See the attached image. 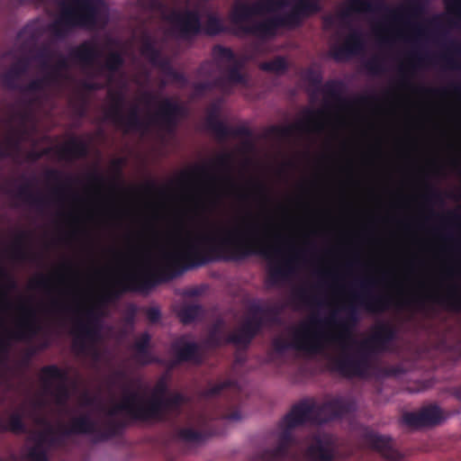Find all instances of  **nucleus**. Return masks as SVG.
Masks as SVG:
<instances>
[{"label":"nucleus","instance_id":"473e14b6","mask_svg":"<svg viewBox=\"0 0 461 461\" xmlns=\"http://www.w3.org/2000/svg\"><path fill=\"white\" fill-rule=\"evenodd\" d=\"M208 193H210L212 196H217L219 192V186L218 183L215 179L212 180V183L209 184V186L207 187Z\"/></svg>","mask_w":461,"mask_h":461},{"label":"nucleus","instance_id":"6ab92c4d","mask_svg":"<svg viewBox=\"0 0 461 461\" xmlns=\"http://www.w3.org/2000/svg\"><path fill=\"white\" fill-rule=\"evenodd\" d=\"M149 336L145 333L134 343L132 358L138 366H145L153 362V357L148 351Z\"/></svg>","mask_w":461,"mask_h":461},{"label":"nucleus","instance_id":"f8f14e48","mask_svg":"<svg viewBox=\"0 0 461 461\" xmlns=\"http://www.w3.org/2000/svg\"><path fill=\"white\" fill-rule=\"evenodd\" d=\"M357 112L349 104L339 102L335 108L324 105L307 112L302 127L313 133H322L327 130L335 131L345 126Z\"/></svg>","mask_w":461,"mask_h":461},{"label":"nucleus","instance_id":"58836bf2","mask_svg":"<svg viewBox=\"0 0 461 461\" xmlns=\"http://www.w3.org/2000/svg\"><path fill=\"white\" fill-rule=\"evenodd\" d=\"M205 86H203V85H200L197 91H201L203 87H204Z\"/></svg>","mask_w":461,"mask_h":461},{"label":"nucleus","instance_id":"f257e3e1","mask_svg":"<svg viewBox=\"0 0 461 461\" xmlns=\"http://www.w3.org/2000/svg\"><path fill=\"white\" fill-rule=\"evenodd\" d=\"M121 56L104 50L98 42H85L62 55L55 45L49 44L30 52L23 50L14 56L12 64L1 74L4 85L18 88L23 76L30 68L38 69L39 76L32 80L23 93V107L15 111L5 130L0 133V158L8 156L19 161L22 158L36 160L45 150H27L23 146L28 141L35 145L36 108L46 104L63 86L73 84L70 67H79L86 75L81 86L94 90L108 86L111 113L114 121L125 131L142 130L151 124L169 128L177 117L184 114V108L174 99L160 98L144 89L148 77L145 68L128 78L119 68Z\"/></svg>","mask_w":461,"mask_h":461},{"label":"nucleus","instance_id":"2f4dec72","mask_svg":"<svg viewBox=\"0 0 461 461\" xmlns=\"http://www.w3.org/2000/svg\"><path fill=\"white\" fill-rule=\"evenodd\" d=\"M148 318L150 321L155 322L159 319L160 312L156 308H150L148 312Z\"/></svg>","mask_w":461,"mask_h":461},{"label":"nucleus","instance_id":"ddd939ff","mask_svg":"<svg viewBox=\"0 0 461 461\" xmlns=\"http://www.w3.org/2000/svg\"><path fill=\"white\" fill-rule=\"evenodd\" d=\"M212 55L220 73L216 84L224 92H229L232 86L247 85L248 80L242 66L245 60L252 59L254 54L237 57L230 50L217 46L213 49Z\"/></svg>","mask_w":461,"mask_h":461},{"label":"nucleus","instance_id":"39448f33","mask_svg":"<svg viewBox=\"0 0 461 461\" xmlns=\"http://www.w3.org/2000/svg\"><path fill=\"white\" fill-rule=\"evenodd\" d=\"M381 0H349L339 14L325 19L327 29L337 38L331 45L336 59L361 54L365 49L364 30L356 24L376 13ZM318 10L315 0H237L236 26L245 33L264 38L274 34L282 24H293L303 15Z\"/></svg>","mask_w":461,"mask_h":461},{"label":"nucleus","instance_id":"c9c22d12","mask_svg":"<svg viewBox=\"0 0 461 461\" xmlns=\"http://www.w3.org/2000/svg\"><path fill=\"white\" fill-rule=\"evenodd\" d=\"M288 303L285 302V303H277L276 305L273 306V308L271 309V311L275 313H277L279 312L280 311H282L287 304Z\"/></svg>","mask_w":461,"mask_h":461},{"label":"nucleus","instance_id":"1a4fd4ad","mask_svg":"<svg viewBox=\"0 0 461 461\" xmlns=\"http://www.w3.org/2000/svg\"><path fill=\"white\" fill-rule=\"evenodd\" d=\"M373 31L381 50L390 55H398L400 47L417 49L426 34L425 26L406 5L390 10L384 21L373 25Z\"/></svg>","mask_w":461,"mask_h":461},{"label":"nucleus","instance_id":"dca6fc26","mask_svg":"<svg viewBox=\"0 0 461 461\" xmlns=\"http://www.w3.org/2000/svg\"><path fill=\"white\" fill-rule=\"evenodd\" d=\"M444 419L440 409L435 405L422 408L418 412H408L403 415V421L411 427L434 426Z\"/></svg>","mask_w":461,"mask_h":461},{"label":"nucleus","instance_id":"c756f323","mask_svg":"<svg viewBox=\"0 0 461 461\" xmlns=\"http://www.w3.org/2000/svg\"><path fill=\"white\" fill-rule=\"evenodd\" d=\"M243 418H244V414L239 410L231 411L226 416V419L232 422L240 421Z\"/></svg>","mask_w":461,"mask_h":461},{"label":"nucleus","instance_id":"412c9836","mask_svg":"<svg viewBox=\"0 0 461 461\" xmlns=\"http://www.w3.org/2000/svg\"><path fill=\"white\" fill-rule=\"evenodd\" d=\"M291 300L302 304H312L316 300L313 288L308 284L294 285L291 289Z\"/></svg>","mask_w":461,"mask_h":461},{"label":"nucleus","instance_id":"9b49d317","mask_svg":"<svg viewBox=\"0 0 461 461\" xmlns=\"http://www.w3.org/2000/svg\"><path fill=\"white\" fill-rule=\"evenodd\" d=\"M321 279L332 294L338 298H347L352 308L361 307L368 312H377L383 307L382 299L372 293L376 278L371 275L358 280L359 290L349 286L338 268L325 267L320 269Z\"/></svg>","mask_w":461,"mask_h":461},{"label":"nucleus","instance_id":"c85d7f7f","mask_svg":"<svg viewBox=\"0 0 461 461\" xmlns=\"http://www.w3.org/2000/svg\"><path fill=\"white\" fill-rule=\"evenodd\" d=\"M233 160V154L230 152H224L219 158V164L224 167H230Z\"/></svg>","mask_w":461,"mask_h":461},{"label":"nucleus","instance_id":"423d86ee","mask_svg":"<svg viewBox=\"0 0 461 461\" xmlns=\"http://www.w3.org/2000/svg\"><path fill=\"white\" fill-rule=\"evenodd\" d=\"M39 285L48 294V310L71 318L75 350L98 361L101 358L98 342L104 329L98 304L81 294L63 276H41Z\"/></svg>","mask_w":461,"mask_h":461},{"label":"nucleus","instance_id":"9d476101","mask_svg":"<svg viewBox=\"0 0 461 461\" xmlns=\"http://www.w3.org/2000/svg\"><path fill=\"white\" fill-rule=\"evenodd\" d=\"M204 0H187L185 5H166L162 0H139L143 8L158 11L168 23L172 33L188 37L201 29V19L205 18V30L215 34L222 29L220 20L205 6Z\"/></svg>","mask_w":461,"mask_h":461},{"label":"nucleus","instance_id":"f03ea898","mask_svg":"<svg viewBox=\"0 0 461 461\" xmlns=\"http://www.w3.org/2000/svg\"><path fill=\"white\" fill-rule=\"evenodd\" d=\"M41 380L42 395L35 402L28 461H48L50 447L65 436L99 431L107 417L162 420L185 402L182 395L168 391L165 379L151 389L140 378L122 375L119 394L103 410L88 393H76L68 375L57 367L43 369Z\"/></svg>","mask_w":461,"mask_h":461},{"label":"nucleus","instance_id":"aec40b11","mask_svg":"<svg viewBox=\"0 0 461 461\" xmlns=\"http://www.w3.org/2000/svg\"><path fill=\"white\" fill-rule=\"evenodd\" d=\"M197 345L188 338H181L174 344L179 360H196Z\"/></svg>","mask_w":461,"mask_h":461},{"label":"nucleus","instance_id":"0eeeda50","mask_svg":"<svg viewBox=\"0 0 461 461\" xmlns=\"http://www.w3.org/2000/svg\"><path fill=\"white\" fill-rule=\"evenodd\" d=\"M353 401L344 398L330 400L322 405L303 402L294 405L279 422L276 429L277 445L270 451L273 459L288 456L289 448L296 442L293 430L306 423H321L355 410Z\"/></svg>","mask_w":461,"mask_h":461},{"label":"nucleus","instance_id":"cd10ccee","mask_svg":"<svg viewBox=\"0 0 461 461\" xmlns=\"http://www.w3.org/2000/svg\"><path fill=\"white\" fill-rule=\"evenodd\" d=\"M230 385V383H219L210 385V387L205 391L204 394L206 396H214L224 387Z\"/></svg>","mask_w":461,"mask_h":461},{"label":"nucleus","instance_id":"72a5a7b5","mask_svg":"<svg viewBox=\"0 0 461 461\" xmlns=\"http://www.w3.org/2000/svg\"><path fill=\"white\" fill-rule=\"evenodd\" d=\"M73 147L75 149L74 154L77 157L84 156L86 154V149L83 145L73 143Z\"/></svg>","mask_w":461,"mask_h":461},{"label":"nucleus","instance_id":"6e6552de","mask_svg":"<svg viewBox=\"0 0 461 461\" xmlns=\"http://www.w3.org/2000/svg\"><path fill=\"white\" fill-rule=\"evenodd\" d=\"M59 14L48 25L39 23L28 25L20 34L22 41L36 42L43 34L48 37H63L75 26L93 27L99 23L104 14V5L101 0H52Z\"/></svg>","mask_w":461,"mask_h":461},{"label":"nucleus","instance_id":"2eb2a0df","mask_svg":"<svg viewBox=\"0 0 461 461\" xmlns=\"http://www.w3.org/2000/svg\"><path fill=\"white\" fill-rule=\"evenodd\" d=\"M140 51L141 55L146 59H148L153 66L159 68L165 75L175 80H178L180 78V76L169 66L167 59L163 58L158 51L155 46V41L150 36L143 35Z\"/></svg>","mask_w":461,"mask_h":461},{"label":"nucleus","instance_id":"5701e85b","mask_svg":"<svg viewBox=\"0 0 461 461\" xmlns=\"http://www.w3.org/2000/svg\"><path fill=\"white\" fill-rule=\"evenodd\" d=\"M287 66L288 64L283 57H276L272 60L260 64L261 69L276 75L284 73Z\"/></svg>","mask_w":461,"mask_h":461},{"label":"nucleus","instance_id":"4c0bfd02","mask_svg":"<svg viewBox=\"0 0 461 461\" xmlns=\"http://www.w3.org/2000/svg\"><path fill=\"white\" fill-rule=\"evenodd\" d=\"M25 314H26V321H30L31 319L33 318V313L31 310H25Z\"/></svg>","mask_w":461,"mask_h":461},{"label":"nucleus","instance_id":"393cba45","mask_svg":"<svg viewBox=\"0 0 461 461\" xmlns=\"http://www.w3.org/2000/svg\"><path fill=\"white\" fill-rule=\"evenodd\" d=\"M201 309L196 304H185L180 309L178 315L184 323L194 321L200 314Z\"/></svg>","mask_w":461,"mask_h":461},{"label":"nucleus","instance_id":"f3484780","mask_svg":"<svg viewBox=\"0 0 461 461\" xmlns=\"http://www.w3.org/2000/svg\"><path fill=\"white\" fill-rule=\"evenodd\" d=\"M262 324L258 314L248 317L245 321L230 336L229 340L238 347L247 346Z\"/></svg>","mask_w":461,"mask_h":461},{"label":"nucleus","instance_id":"20e7f679","mask_svg":"<svg viewBox=\"0 0 461 461\" xmlns=\"http://www.w3.org/2000/svg\"><path fill=\"white\" fill-rule=\"evenodd\" d=\"M392 338L384 327L370 336L352 333L348 323L341 320L336 307L327 312H313L287 328L274 340L279 355L323 354L330 357L335 367L346 375H363L368 368L369 355L382 350Z\"/></svg>","mask_w":461,"mask_h":461},{"label":"nucleus","instance_id":"7ed1b4c3","mask_svg":"<svg viewBox=\"0 0 461 461\" xmlns=\"http://www.w3.org/2000/svg\"><path fill=\"white\" fill-rule=\"evenodd\" d=\"M280 237V229L273 217L247 210L211 228H177L154 251L122 262L116 275L128 284H138L194 263L205 250L214 249L234 258L250 255L264 258L269 265L270 283L279 285L291 280L299 259L294 246L285 249L274 240Z\"/></svg>","mask_w":461,"mask_h":461},{"label":"nucleus","instance_id":"bb28decb","mask_svg":"<svg viewBox=\"0 0 461 461\" xmlns=\"http://www.w3.org/2000/svg\"><path fill=\"white\" fill-rule=\"evenodd\" d=\"M449 13L453 15L455 23L461 26V0H445Z\"/></svg>","mask_w":461,"mask_h":461},{"label":"nucleus","instance_id":"e433bc0d","mask_svg":"<svg viewBox=\"0 0 461 461\" xmlns=\"http://www.w3.org/2000/svg\"><path fill=\"white\" fill-rule=\"evenodd\" d=\"M200 294V290L199 288H191V289H188L185 294L187 295V296H195L197 294Z\"/></svg>","mask_w":461,"mask_h":461},{"label":"nucleus","instance_id":"f704fd0d","mask_svg":"<svg viewBox=\"0 0 461 461\" xmlns=\"http://www.w3.org/2000/svg\"><path fill=\"white\" fill-rule=\"evenodd\" d=\"M307 78L313 84H319L321 82L320 76L317 72L310 71L307 75Z\"/></svg>","mask_w":461,"mask_h":461},{"label":"nucleus","instance_id":"4be33fe9","mask_svg":"<svg viewBox=\"0 0 461 461\" xmlns=\"http://www.w3.org/2000/svg\"><path fill=\"white\" fill-rule=\"evenodd\" d=\"M218 104H212L208 110L207 123L210 129L219 139H224L228 135V130L224 123L218 118Z\"/></svg>","mask_w":461,"mask_h":461},{"label":"nucleus","instance_id":"4468645a","mask_svg":"<svg viewBox=\"0 0 461 461\" xmlns=\"http://www.w3.org/2000/svg\"><path fill=\"white\" fill-rule=\"evenodd\" d=\"M334 441L330 435L319 433L311 440L304 456V461H332Z\"/></svg>","mask_w":461,"mask_h":461},{"label":"nucleus","instance_id":"a878e982","mask_svg":"<svg viewBox=\"0 0 461 461\" xmlns=\"http://www.w3.org/2000/svg\"><path fill=\"white\" fill-rule=\"evenodd\" d=\"M178 436L187 443H196L202 438V433L192 426L182 428L178 432Z\"/></svg>","mask_w":461,"mask_h":461},{"label":"nucleus","instance_id":"a211bd4d","mask_svg":"<svg viewBox=\"0 0 461 461\" xmlns=\"http://www.w3.org/2000/svg\"><path fill=\"white\" fill-rule=\"evenodd\" d=\"M367 442L389 461H397L402 457V454L398 451L395 443L388 437L369 433Z\"/></svg>","mask_w":461,"mask_h":461},{"label":"nucleus","instance_id":"b1692460","mask_svg":"<svg viewBox=\"0 0 461 461\" xmlns=\"http://www.w3.org/2000/svg\"><path fill=\"white\" fill-rule=\"evenodd\" d=\"M28 412L24 409H19L11 412L6 420L7 427L13 431L19 432L23 430V418Z\"/></svg>","mask_w":461,"mask_h":461},{"label":"nucleus","instance_id":"7c9ffc66","mask_svg":"<svg viewBox=\"0 0 461 461\" xmlns=\"http://www.w3.org/2000/svg\"><path fill=\"white\" fill-rule=\"evenodd\" d=\"M221 342V336L217 330H213L210 335L209 346H216Z\"/></svg>","mask_w":461,"mask_h":461}]
</instances>
